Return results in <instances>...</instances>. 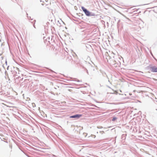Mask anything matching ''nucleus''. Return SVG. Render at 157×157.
<instances>
[{"instance_id":"9b49d317","label":"nucleus","mask_w":157,"mask_h":157,"mask_svg":"<svg viewBox=\"0 0 157 157\" xmlns=\"http://www.w3.org/2000/svg\"><path fill=\"white\" fill-rule=\"evenodd\" d=\"M48 39V38H47L46 40H47Z\"/></svg>"},{"instance_id":"9d476101","label":"nucleus","mask_w":157,"mask_h":157,"mask_svg":"<svg viewBox=\"0 0 157 157\" xmlns=\"http://www.w3.org/2000/svg\"><path fill=\"white\" fill-rule=\"evenodd\" d=\"M91 136L93 137L94 138H95L96 137V136L95 135H92Z\"/></svg>"},{"instance_id":"0eeeda50","label":"nucleus","mask_w":157,"mask_h":157,"mask_svg":"<svg viewBox=\"0 0 157 157\" xmlns=\"http://www.w3.org/2000/svg\"><path fill=\"white\" fill-rule=\"evenodd\" d=\"M117 119V118L116 117H114L112 119V121H114L115 120H116Z\"/></svg>"},{"instance_id":"423d86ee","label":"nucleus","mask_w":157,"mask_h":157,"mask_svg":"<svg viewBox=\"0 0 157 157\" xmlns=\"http://www.w3.org/2000/svg\"><path fill=\"white\" fill-rule=\"evenodd\" d=\"M44 42L45 43H46L47 44H50V42H49V41H48V42H47V41H46V39L44 41Z\"/></svg>"},{"instance_id":"7ed1b4c3","label":"nucleus","mask_w":157,"mask_h":157,"mask_svg":"<svg viewBox=\"0 0 157 157\" xmlns=\"http://www.w3.org/2000/svg\"><path fill=\"white\" fill-rule=\"evenodd\" d=\"M82 115L81 114H77L73 116H70V118H79L81 117H82Z\"/></svg>"},{"instance_id":"6e6552de","label":"nucleus","mask_w":157,"mask_h":157,"mask_svg":"<svg viewBox=\"0 0 157 157\" xmlns=\"http://www.w3.org/2000/svg\"><path fill=\"white\" fill-rule=\"evenodd\" d=\"M100 132V133H101V134H103L104 133V131H101Z\"/></svg>"},{"instance_id":"f03ea898","label":"nucleus","mask_w":157,"mask_h":157,"mask_svg":"<svg viewBox=\"0 0 157 157\" xmlns=\"http://www.w3.org/2000/svg\"><path fill=\"white\" fill-rule=\"evenodd\" d=\"M13 71V74L14 76L17 75V74H19L18 68L17 67L14 68Z\"/></svg>"},{"instance_id":"39448f33","label":"nucleus","mask_w":157,"mask_h":157,"mask_svg":"<svg viewBox=\"0 0 157 157\" xmlns=\"http://www.w3.org/2000/svg\"><path fill=\"white\" fill-rule=\"evenodd\" d=\"M48 0H40V2H41V4L43 5H48Z\"/></svg>"},{"instance_id":"20e7f679","label":"nucleus","mask_w":157,"mask_h":157,"mask_svg":"<svg viewBox=\"0 0 157 157\" xmlns=\"http://www.w3.org/2000/svg\"><path fill=\"white\" fill-rule=\"evenodd\" d=\"M151 71L153 72H157V67L153 66L151 67Z\"/></svg>"},{"instance_id":"f257e3e1","label":"nucleus","mask_w":157,"mask_h":157,"mask_svg":"<svg viewBox=\"0 0 157 157\" xmlns=\"http://www.w3.org/2000/svg\"><path fill=\"white\" fill-rule=\"evenodd\" d=\"M81 8L87 16H90V13L84 7L82 6Z\"/></svg>"},{"instance_id":"1a4fd4ad","label":"nucleus","mask_w":157,"mask_h":157,"mask_svg":"<svg viewBox=\"0 0 157 157\" xmlns=\"http://www.w3.org/2000/svg\"><path fill=\"white\" fill-rule=\"evenodd\" d=\"M83 134L85 136H86L87 135V134L86 133H83Z\"/></svg>"}]
</instances>
